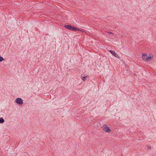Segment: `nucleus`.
<instances>
[{"label":"nucleus","instance_id":"nucleus-1","mask_svg":"<svg viewBox=\"0 0 156 156\" xmlns=\"http://www.w3.org/2000/svg\"><path fill=\"white\" fill-rule=\"evenodd\" d=\"M64 27L67 29L72 31H76V30L77 29L76 27L71 25H65L64 26Z\"/></svg>","mask_w":156,"mask_h":156},{"label":"nucleus","instance_id":"nucleus-2","mask_svg":"<svg viewBox=\"0 0 156 156\" xmlns=\"http://www.w3.org/2000/svg\"><path fill=\"white\" fill-rule=\"evenodd\" d=\"M101 128L106 132L108 133L111 131V129L109 126L106 124L104 125Z\"/></svg>","mask_w":156,"mask_h":156},{"label":"nucleus","instance_id":"nucleus-7","mask_svg":"<svg viewBox=\"0 0 156 156\" xmlns=\"http://www.w3.org/2000/svg\"><path fill=\"white\" fill-rule=\"evenodd\" d=\"M76 28L77 29L76 30V31L78 30V31H82V32H85L84 30L83 29H81V28L79 29V28H77L76 27Z\"/></svg>","mask_w":156,"mask_h":156},{"label":"nucleus","instance_id":"nucleus-9","mask_svg":"<svg viewBox=\"0 0 156 156\" xmlns=\"http://www.w3.org/2000/svg\"><path fill=\"white\" fill-rule=\"evenodd\" d=\"M87 76H85L83 77L82 78V79L83 81H85L87 79Z\"/></svg>","mask_w":156,"mask_h":156},{"label":"nucleus","instance_id":"nucleus-3","mask_svg":"<svg viewBox=\"0 0 156 156\" xmlns=\"http://www.w3.org/2000/svg\"><path fill=\"white\" fill-rule=\"evenodd\" d=\"M16 103L19 105H22L23 104V101L20 98H17L15 101Z\"/></svg>","mask_w":156,"mask_h":156},{"label":"nucleus","instance_id":"nucleus-11","mask_svg":"<svg viewBox=\"0 0 156 156\" xmlns=\"http://www.w3.org/2000/svg\"><path fill=\"white\" fill-rule=\"evenodd\" d=\"M147 147L148 149H151V147L150 146H147Z\"/></svg>","mask_w":156,"mask_h":156},{"label":"nucleus","instance_id":"nucleus-4","mask_svg":"<svg viewBox=\"0 0 156 156\" xmlns=\"http://www.w3.org/2000/svg\"><path fill=\"white\" fill-rule=\"evenodd\" d=\"M147 55L145 53H143L142 54V58L143 60L147 62Z\"/></svg>","mask_w":156,"mask_h":156},{"label":"nucleus","instance_id":"nucleus-5","mask_svg":"<svg viewBox=\"0 0 156 156\" xmlns=\"http://www.w3.org/2000/svg\"><path fill=\"white\" fill-rule=\"evenodd\" d=\"M109 52H110L113 56H115V57L118 58H119V55L113 51L112 50H110L109 51Z\"/></svg>","mask_w":156,"mask_h":156},{"label":"nucleus","instance_id":"nucleus-6","mask_svg":"<svg viewBox=\"0 0 156 156\" xmlns=\"http://www.w3.org/2000/svg\"><path fill=\"white\" fill-rule=\"evenodd\" d=\"M153 55L152 54H150L149 56H147V62H149L151 61L153 58Z\"/></svg>","mask_w":156,"mask_h":156},{"label":"nucleus","instance_id":"nucleus-12","mask_svg":"<svg viewBox=\"0 0 156 156\" xmlns=\"http://www.w3.org/2000/svg\"><path fill=\"white\" fill-rule=\"evenodd\" d=\"M108 33L110 34H113L111 32H109Z\"/></svg>","mask_w":156,"mask_h":156},{"label":"nucleus","instance_id":"nucleus-8","mask_svg":"<svg viewBox=\"0 0 156 156\" xmlns=\"http://www.w3.org/2000/svg\"><path fill=\"white\" fill-rule=\"evenodd\" d=\"M4 122L5 120L2 118H0V123H3Z\"/></svg>","mask_w":156,"mask_h":156},{"label":"nucleus","instance_id":"nucleus-10","mask_svg":"<svg viewBox=\"0 0 156 156\" xmlns=\"http://www.w3.org/2000/svg\"><path fill=\"white\" fill-rule=\"evenodd\" d=\"M4 60V58L0 56V62H2V61Z\"/></svg>","mask_w":156,"mask_h":156}]
</instances>
